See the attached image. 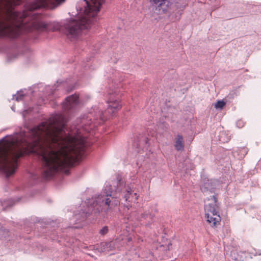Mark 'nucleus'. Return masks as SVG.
Instances as JSON below:
<instances>
[{"label": "nucleus", "mask_w": 261, "mask_h": 261, "mask_svg": "<svg viewBox=\"0 0 261 261\" xmlns=\"http://www.w3.org/2000/svg\"><path fill=\"white\" fill-rule=\"evenodd\" d=\"M116 91L114 92V93L110 92L109 94L110 95V97L108 100V108H107V112L111 114H113L115 113V112L117 111L121 108V104L120 103V102L118 99V98H115L113 97V95L116 94Z\"/></svg>", "instance_id": "obj_6"}, {"label": "nucleus", "mask_w": 261, "mask_h": 261, "mask_svg": "<svg viewBox=\"0 0 261 261\" xmlns=\"http://www.w3.org/2000/svg\"><path fill=\"white\" fill-rule=\"evenodd\" d=\"M103 112L102 111H99L98 112V115L96 117V119L99 118L100 119L103 120Z\"/></svg>", "instance_id": "obj_17"}, {"label": "nucleus", "mask_w": 261, "mask_h": 261, "mask_svg": "<svg viewBox=\"0 0 261 261\" xmlns=\"http://www.w3.org/2000/svg\"><path fill=\"white\" fill-rule=\"evenodd\" d=\"M230 256L232 259H233L234 261L239 260L238 258L235 256V252L234 251L231 252Z\"/></svg>", "instance_id": "obj_15"}, {"label": "nucleus", "mask_w": 261, "mask_h": 261, "mask_svg": "<svg viewBox=\"0 0 261 261\" xmlns=\"http://www.w3.org/2000/svg\"><path fill=\"white\" fill-rule=\"evenodd\" d=\"M153 7L158 9L160 13H165L167 10V0H150Z\"/></svg>", "instance_id": "obj_8"}, {"label": "nucleus", "mask_w": 261, "mask_h": 261, "mask_svg": "<svg viewBox=\"0 0 261 261\" xmlns=\"http://www.w3.org/2000/svg\"><path fill=\"white\" fill-rule=\"evenodd\" d=\"M24 95L22 91L18 92L16 95H14L12 99H15L17 101L22 100L23 99Z\"/></svg>", "instance_id": "obj_10"}, {"label": "nucleus", "mask_w": 261, "mask_h": 261, "mask_svg": "<svg viewBox=\"0 0 261 261\" xmlns=\"http://www.w3.org/2000/svg\"><path fill=\"white\" fill-rule=\"evenodd\" d=\"M220 140L223 141V142H225V140H222V139H221V137L220 138Z\"/></svg>", "instance_id": "obj_21"}, {"label": "nucleus", "mask_w": 261, "mask_h": 261, "mask_svg": "<svg viewBox=\"0 0 261 261\" xmlns=\"http://www.w3.org/2000/svg\"><path fill=\"white\" fill-rule=\"evenodd\" d=\"M11 109L13 111H14V107H11Z\"/></svg>", "instance_id": "obj_20"}, {"label": "nucleus", "mask_w": 261, "mask_h": 261, "mask_svg": "<svg viewBox=\"0 0 261 261\" xmlns=\"http://www.w3.org/2000/svg\"><path fill=\"white\" fill-rule=\"evenodd\" d=\"M185 6H180L179 8L181 10H184V9L185 8Z\"/></svg>", "instance_id": "obj_18"}, {"label": "nucleus", "mask_w": 261, "mask_h": 261, "mask_svg": "<svg viewBox=\"0 0 261 261\" xmlns=\"http://www.w3.org/2000/svg\"><path fill=\"white\" fill-rule=\"evenodd\" d=\"M247 252L248 253L254 256H255L257 254V252L254 248H250V249H248Z\"/></svg>", "instance_id": "obj_13"}, {"label": "nucleus", "mask_w": 261, "mask_h": 261, "mask_svg": "<svg viewBox=\"0 0 261 261\" xmlns=\"http://www.w3.org/2000/svg\"><path fill=\"white\" fill-rule=\"evenodd\" d=\"M123 239L118 237L114 241L108 242H102L97 247V250L100 252H109L111 250L117 248L120 249L119 243L120 241H123Z\"/></svg>", "instance_id": "obj_5"}, {"label": "nucleus", "mask_w": 261, "mask_h": 261, "mask_svg": "<svg viewBox=\"0 0 261 261\" xmlns=\"http://www.w3.org/2000/svg\"><path fill=\"white\" fill-rule=\"evenodd\" d=\"M208 200H211V202L204 206L205 216L207 222L211 226L216 227L220 224L221 221V217L218 211L219 205L217 203V197L213 195Z\"/></svg>", "instance_id": "obj_4"}, {"label": "nucleus", "mask_w": 261, "mask_h": 261, "mask_svg": "<svg viewBox=\"0 0 261 261\" xmlns=\"http://www.w3.org/2000/svg\"><path fill=\"white\" fill-rule=\"evenodd\" d=\"M0 3V37L14 38L20 34L33 31L47 30L61 31L71 40L76 39L84 29H88L99 11L105 0H83L79 11L74 18L67 19L60 22L45 23L40 16L31 12L41 8L54 9L65 2V0H31L27 4L22 12L14 10L13 7L19 5L20 0H1Z\"/></svg>", "instance_id": "obj_2"}, {"label": "nucleus", "mask_w": 261, "mask_h": 261, "mask_svg": "<svg viewBox=\"0 0 261 261\" xmlns=\"http://www.w3.org/2000/svg\"><path fill=\"white\" fill-rule=\"evenodd\" d=\"M236 124H237V126H238V127H240V128H241V127H243V125H244V123H243V121H241V120H239V121H238L237 122V123H236Z\"/></svg>", "instance_id": "obj_16"}, {"label": "nucleus", "mask_w": 261, "mask_h": 261, "mask_svg": "<svg viewBox=\"0 0 261 261\" xmlns=\"http://www.w3.org/2000/svg\"><path fill=\"white\" fill-rule=\"evenodd\" d=\"M225 105V102L223 100H218L215 104V107L216 109H222Z\"/></svg>", "instance_id": "obj_11"}, {"label": "nucleus", "mask_w": 261, "mask_h": 261, "mask_svg": "<svg viewBox=\"0 0 261 261\" xmlns=\"http://www.w3.org/2000/svg\"><path fill=\"white\" fill-rule=\"evenodd\" d=\"M65 172H66V174H68L67 170H65Z\"/></svg>", "instance_id": "obj_22"}, {"label": "nucleus", "mask_w": 261, "mask_h": 261, "mask_svg": "<svg viewBox=\"0 0 261 261\" xmlns=\"http://www.w3.org/2000/svg\"><path fill=\"white\" fill-rule=\"evenodd\" d=\"M79 103V97L76 94H73L67 97L65 101L62 103L64 111H68L74 108Z\"/></svg>", "instance_id": "obj_7"}, {"label": "nucleus", "mask_w": 261, "mask_h": 261, "mask_svg": "<svg viewBox=\"0 0 261 261\" xmlns=\"http://www.w3.org/2000/svg\"><path fill=\"white\" fill-rule=\"evenodd\" d=\"M77 120L74 129L66 132V117L51 116L47 121L25 132L4 138L0 142V171L7 177L14 174L20 156L35 153L42 161L43 177L49 179L67 167L73 166L85 155L86 136L96 123L91 115Z\"/></svg>", "instance_id": "obj_1"}, {"label": "nucleus", "mask_w": 261, "mask_h": 261, "mask_svg": "<svg viewBox=\"0 0 261 261\" xmlns=\"http://www.w3.org/2000/svg\"><path fill=\"white\" fill-rule=\"evenodd\" d=\"M174 147L177 151H182L184 150V143L182 136L180 135L177 136Z\"/></svg>", "instance_id": "obj_9"}, {"label": "nucleus", "mask_w": 261, "mask_h": 261, "mask_svg": "<svg viewBox=\"0 0 261 261\" xmlns=\"http://www.w3.org/2000/svg\"><path fill=\"white\" fill-rule=\"evenodd\" d=\"M115 186L116 195L113 196L111 186L106 183L102 191L93 198L88 210L82 212L80 221H83L92 208L99 213L107 214L118 206L121 200L123 199L126 202L124 204L127 207H131L133 203L137 202L138 198L137 194L129 186H126L125 181L119 176L117 177ZM75 217L76 219L80 217L77 215Z\"/></svg>", "instance_id": "obj_3"}, {"label": "nucleus", "mask_w": 261, "mask_h": 261, "mask_svg": "<svg viewBox=\"0 0 261 261\" xmlns=\"http://www.w3.org/2000/svg\"><path fill=\"white\" fill-rule=\"evenodd\" d=\"M108 231V227L105 226L102 229H101L100 230L99 233L101 234L104 235V234H105L106 233H107Z\"/></svg>", "instance_id": "obj_14"}, {"label": "nucleus", "mask_w": 261, "mask_h": 261, "mask_svg": "<svg viewBox=\"0 0 261 261\" xmlns=\"http://www.w3.org/2000/svg\"><path fill=\"white\" fill-rule=\"evenodd\" d=\"M81 227V226H72L73 228H80Z\"/></svg>", "instance_id": "obj_19"}, {"label": "nucleus", "mask_w": 261, "mask_h": 261, "mask_svg": "<svg viewBox=\"0 0 261 261\" xmlns=\"http://www.w3.org/2000/svg\"><path fill=\"white\" fill-rule=\"evenodd\" d=\"M119 237H120L121 238H123V241H120V242L118 244L120 246V248L123 245L124 242H125V241L126 240H127V242H130V241H132L131 237H127L126 238H124L123 237H122V236H120Z\"/></svg>", "instance_id": "obj_12"}]
</instances>
